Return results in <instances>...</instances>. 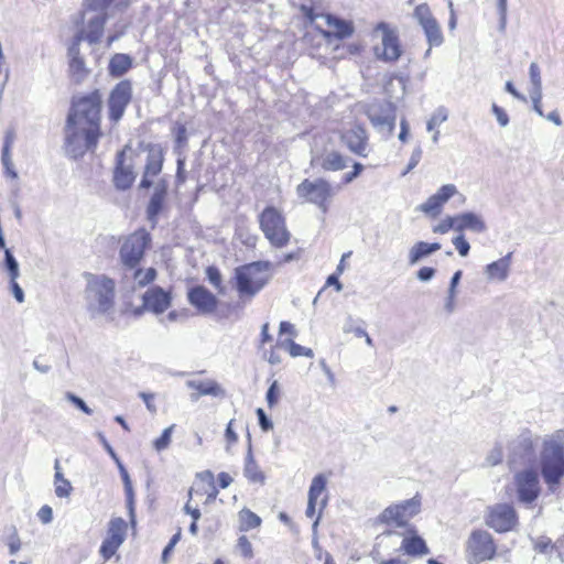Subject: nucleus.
<instances>
[{"label":"nucleus","instance_id":"5fc2aeb1","mask_svg":"<svg viewBox=\"0 0 564 564\" xmlns=\"http://www.w3.org/2000/svg\"><path fill=\"white\" fill-rule=\"evenodd\" d=\"M451 229L456 230L455 217L454 216H447L446 218H444L438 225H436L433 228V231L436 232V234H446Z\"/></svg>","mask_w":564,"mask_h":564},{"label":"nucleus","instance_id":"473e14b6","mask_svg":"<svg viewBox=\"0 0 564 564\" xmlns=\"http://www.w3.org/2000/svg\"><path fill=\"white\" fill-rule=\"evenodd\" d=\"M132 66V58L127 54L118 53L109 62V73L112 76L120 77Z\"/></svg>","mask_w":564,"mask_h":564},{"label":"nucleus","instance_id":"20e7f679","mask_svg":"<svg viewBox=\"0 0 564 564\" xmlns=\"http://www.w3.org/2000/svg\"><path fill=\"white\" fill-rule=\"evenodd\" d=\"M100 134L97 128L93 127V129H89L84 126L66 122L64 143L66 155L77 159L87 151H93L97 147Z\"/></svg>","mask_w":564,"mask_h":564},{"label":"nucleus","instance_id":"c9c22d12","mask_svg":"<svg viewBox=\"0 0 564 564\" xmlns=\"http://www.w3.org/2000/svg\"><path fill=\"white\" fill-rule=\"evenodd\" d=\"M424 34L426 36L427 43L431 47L441 46L444 42V36L441 30V26L437 21L424 25L423 28Z\"/></svg>","mask_w":564,"mask_h":564},{"label":"nucleus","instance_id":"13d9d810","mask_svg":"<svg viewBox=\"0 0 564 564\" xmlns=\"http://www.w3.org/2000/svg\"><path fill=\"white\" fill-rule=\"evenodd\" d=\"M453 245L458 251L460 257H466L469 253L470 245L463 235H459L453 239Z\"/></svg>","mask_w":564,"mask_h":564},{"label":"nucleus","instance_id":"ddd939ff","mask_svg":"<svg viewBox=\"0 0 564 564\" xmlns=\"http://www.w3.org/2000/svg\"><path fill=\"white\" fill-rule=\"evenodd\" d=\"M467 552L474 562L491 560L496 554V545L489 532L475 530L467 541Z\"/></svg>","mask_w":564,"mask_h":564},{"label":"nucleus","instance_id":"2f4dec72","mask_svg":"<svg viewBox=\"0 0 564 564\" xmlns=\"http://www.w3.org/2000/svg\"><path fill=\"white\" fill-rule=\"evenodd\" d=\"M401 549L408 555L412 556H422L429 553V547L426 546L425 541L419 535L404 538L402 541Z\"/></svg>","mask_w":564,"mask_h":564},{"label":"nucleus","instance_id":"bb28decb","mask_svg":"<svg viewBox=\"0 0 564 564\" xmlns=\"http://www.w3.org/2000/svg\"><path fill=\"white\" fill-rule=\"evenodd\" d=\"M322 18L325 19L326 24L334 29L333 32L329 31H321L325 37H329L334 35L338 39H345L352 34L354 28L350 22L346 20L339 19L333 14L326 13L322 14Z\"/></svg>","mask_w":564,"mask_h":564},{"label":"nucleus","instance_id":"9b49d317","mask_svg":"<svg viewBox=\"0 0 564 564\" xmlns=\"http://www.w3.org/2000/svg\"><path fill=\"white\" fill-rule=\"evenodd\" d=\"M421 501L417 497L387 507L379 516V521L403 528L409 520L419 513Z\"/></svg>","mask_w":564,"mask_h":564},{"label":"nucleus","instance_id":"49530a36","mask_svg":"<svg viewBox=\"0 0 564 564\" xmlns=\"http://www.w3.org/2000/svg\"><path fill=\"white\" fill-rule=\"evenodd\" d=\"M447 118H448L447 110L444 107L437 108L426 123L427 131H433L435 129V127L445 122L447 120Z\"/></svg>","mask_w":564,"mask_h":564},{"label":"nucleus","instance_id":"bf43d9fd","mask_svg":"<svg viewBox=\"0 0 564 564\" xmlns=\"http://www.w3.org/2000/svg\"><path fill=\"white\" fill-rule=\"evenodd\" d=\"M554 549L555 547L549 538H540L534 544V550L543 554H549L550 552L554 551Z\"/></svg>","mask_w":564,"mask_h":564},{"label":"nucleus","instance_id":"58836bf2","mask_svg":"<svg viewBox=\"0 0 564 564\" xmlns=\"http://www.w3.org/2000/svg\"><path fill=\"white\" fill-rule=\"evenodd\" d=\"M163 156L160 151H150L145 164V174L156 176L162 171Z\"/></svg>","mask_w":564,"mask_h":564},{"label":"nucleus","instance_id":"2eb2a0df","mask_svg":"<svg viewBox=\"0 0 564 564\" xmlns=\"http://www.w3.org/2000/svg\"><path fill=\"white\" fill-rule=\"evenodd\" d=\"M131 98L132 86L129 80H122L115 86L108 100L109 117L111 120L119 121L122 118Z\"/></svg>","mask_w":564,"mask_h":564},{"label":"nucleus","instance_id":"a19ab883","mask_svg":"<svg viewBox=\"0 0 564 564\" xmlns=\"http://www.w3.org/2000/svg\"><path fill=\"white\" fill-rule=\"evenodd\" d=\"M413 15L422 28L436 21L426 3L419 4Z\"/></svg>","mask_w":564,"mask_h":564},{"label":"nucleus","instance_id":"69168bd1","mask_svg":"<svg viewBox=\"0 0 564 564\" xmlns=\"http://www.w3.org/2000/svg\"><path fill=\"white\" fill-rule=\"evenodd\" d=\"M127 500V509L132 525L135 524V512H134V491H124Z\"/></svg>","mask_w":564,"mask_h":564},{"label":"nucleus","instance_id":"680f3d73","mask_svg":"<svg viewBox=\"0 0 564 564\" xmlns=\"http://www.w3.org/2000/svg\"><path fill=\"white\" fill-rule=\"evenodd\" d=\"M530 97L533 104L534 111L540 116L543 117V110L541 108V99H542V88L531 89Z\"/></svg>","mask_w":564,"mask_h":564},{"label":"nucleus","instance_id":"338daca9","mask_svg":"<svg viewBox=\"0 0 564 564\" xmlns=\"http://www.w3.org/2000/svg\"><path fill=\"white\" fill-rule=\"evenodd\" d=\"M257 413V416H258V420H259V425L260 427L264 431V432H268L270 430L273 429V423L272 421L267 416L265 412L263 411V409L259 408L257 409L256 411Z\"/></svg>","mask_w":564,"mask_h":564},{"label":"nucleus","instance_id":"423d86ee","mask_svg":"<svg viewBox=\"0 0 564 564\" xmlns=\"http://www.w3.org/2000/svg\"><path fill=\"white\" fill-rule=\"evenodd\" d=\"M260 228L264 237L275 248L285 247L291 234L286 229L284 217L274 207H267L259 216Z\"/></svg>","mask_w":564,"mask_h":564},{"label":"nucleus","instance_id":"4d7b16f0","mask_svg":"<svg viewBox=\"0 0 564 564\" xmlns=\"http://www.w3.org/2000/svg\"><path fill=\"white\" fill-rule=\"evenodd\" d=\"M9 290L13 294L14 299L18 303H23L25 300L24 291L18 283V278H10L9 279Z\"/></svg>","mask_w":564,"mask_h":564},{"label":"nucleus","instance_id":"ea45409f","mask_svg":"<svg viewBox=\"0 0 564 564\" xmlns=\"http://www.w3.org/2000/svg\"><path fill=\"white\" fill-rule=\"evenodd\" d=\"M462 278V271H456L449 283L448 292H447V299L445 302V310L447 313H453L455 310V296H456V288L460 281Z\"/></svg>","mask_w":564,"mask_h":564},{"label":"nucleus","instance_id":"052dcab7","mask_svg":"<svg viewBox=\"0 0 564 564\" xmlns=\"http://www.w3.org/2000/svg\"><path fill=\"white\" fill-rule=\"evenodd\" d=\"M265 399H267V403H268L269 408H273L278 403V400H279L278 381H273L272 384L269 387V389L267 391Z\"/></svg>","mask_w":564,"mask_h":564},{"label":"nucleus","instance_id":"1a4fd4ad","mask_svg":"<svg viewBox=\"0 0 564 564\" xmlns=\"http://www.w3.org/2000/svg\"><path fill=\"white\" fill-rule=\"evenodd\" d=\"M297 195L315 204L325 214L328 210L327 200L334 195V187L323 178L304 180L296 187Z\"/></svg>","mask_w":564,"mask_h":564},{"label":"nucleus","instance_id":"7ed1b4c3","mask_svg":"<svg viewBox=\"0 0 564 564\" xmlns=\"http://www.w3.org/2000/svg\"><path fill=\"white\" fill-rule=\"evenodd\" d=\"M269 261H256L235 269L236 289L240 296L253 297L270 280Z\"/></svg>","mask_w":564,"mask_h":564},{"label":"nucleus","instance_id":"c756f323","mask_svg":"<svg viewBox=\"0 0 564 564\" xmlns=\"http://www.w3.org/2000/svg\"><path fill=\"white\" fill-rule=\"evenodd\" d=\"M243 475L250 482H253V484L263 485L265 481V475L260 469L257 462L254 460L250 443H249L248 452H247V455L245 458Z\"/></svg>","mask_w":564,"mask_h":564},{"label":"nucleus","instance_id":"a211bd4d","mask_svg":"<svg viewBox=\"0 0 564 564\" xmlns=\"http://www.w3.org/2000/svg\"><path fill=\"white\" fill-rule=\"evenodd\" d=\"M457 193V187L454 184L443 185L437 189L435 194L430 196L423 204H421L417 209L425 215L435 217L441 213L443 205Z\"/></svg>","mask_w":564,"mask_h":564},{"label":"nucleus","instance_id":"e2e57ef3","mask_svg":"<svg viewBox=\"0 0 564 564\" xmlns=\"http://www.w3.org/2000/svg\"><path fill=\"white\" fill-rule=\"evenodd\" d=\"M422 149L420 147H416L411 154V158L409 160L408 166L405 171L402 173L403 175L408 174L410 171H412L421 161L422 159Z\"/></svg>","mask_w":564,"mask_h":564},{"label":"nucleus","instance_id":"8fccbe9b","mask_svg":"<svg viewBox=\"0 0 564 564\" xmlns=\"http://www.w3.org/2000/svg\"><path fill=\"white\" fill-rule=\"evenodd\" d=\"M120 544L117 543L116 541H112V540H109L108 538H106L102 543H101V546H100V554L101 556L108 561L110 560L117 552V550L119 549Z\"/></svg>","mask_w":564,"mask_h":564},{"label":"nucleus","instance_id":"b1692460","mask_svg":"<svg viewBox=\"0 0 564 564\" xmlns=\"http://www.w3.org/2000/svg\"><path fill=\"white\" fill-rule=\"evenodd\" d=\"M455 217L456 231L463 232L464 230H470L473 232L481 234L487 230L486 223L481 216L473 213H462Z\"/></svg>","mask_w":564,"mask_h":564},{"label":"nucleus","instance_id":"f03ea898","mask_svg":"<svg viewBox=\"0 0 564 564\" xmlns=\"http://www.w3.org/2000/svg\"><path fill=\"white\" fill-rule=\"evenodd\" d=\"M85 278V301L90 316H110L115 306V281L104 274L87 273Z\"/></svg>","mask_w":564,"mask_h":564},{"label":"nucleus","instance_id":"f3484780","mask_svg":"<svg viewBox=\"0 0 564 564\" xmlns=\"http://www.w3.org/2000/svg\"><path fill=\"white\" fill-rule=\"evenodd\" d=\"M340 140L351 153L358 156L367 158L371 151L368 132L361 126L356 124L345 130Z\"/></svg>","mask_w":564,"mask_h":564},{"label":"nucleus","instance_id":"aec40b11","mask_svg":"<svg viewBox=\"0 0 564 564\" xmlns=\"http://www.w3.org/2000/svg\"><path fill=\"white\" fill-rule=\"evenodd\" d=\"M188 302L202 314L214 313L218 305L217 297L204 286H195L189 290Z\"/></svg>","mask_w":564,"mask_h":564},{"label":"nucleus","instance_id":"4be33fe9","mask_svg":"<svg viewBox=\"0 0 564 564\" xmlns=\"http://www.w3.org/2000/svg\"><path fill=\"white\" fill-rule=\"evenodd\" d=\"M135 174L131 164L124 162V151L117 154V166L113 173V183L116 188L126 191L130 188L134 182Z\"/></svg>","mask_w":564,"mask_h":564},{"label":"nucleus","instance_id":"6ab92c4d","mask_svg":"<svg viewBox=\"0 0 564 564\" xmlns=\"http://www.w3.org/2000/svg\"><path fill=\"white\" fill-rule=\"evenodd\" d=\"M142 299L144 308L154 314L165 312L170 307L172 300L170 292L160 286H152L147 290Z\"/></svg>","mask_w":564,"mask_h":564},{"label":"nucleus","instance_id":"cd10ccee","mask_svg":"<svg viewBox=\"0 0 564 564\" xmlns=\"http://www.w3.org/2000/svg\"><path fill=\"white\" fill-rule=\"evenodd\" d=\"M186 386L197 390V393L191 395L193 401H197L203 395L223 397L225 394L223 388L214 380H188Z\"/></svg>","mask_w":564,"mask_h":564},{"label":"nucleus","instance_id":"de8ad7c7","mask_svg":"<svg viewBox=\"0 0 564 564\" xmlns=\"http://www.w3.org/2000/svg\"><path fill=\"white\" fill-rule=\"evenodd\" d=\"M206 275L209 283L218 291L224 294L223 278L220 271L216 267H208L206 269Z\"/></svg>","mask_w":564,"mask_h":564},{"label":"nucleus","instance_id":"7c9ffc66","mask_svg":"<svg viewBox=\"0 0 564 564\" xmlns=\"http://www.w3.org/2000/svg\"><path fill=\"white\" fill-rule=\"evenodd\" d=\"M441 249V245L438 242H416L409 251V262L410 264H415L421 261L423 258L438 251Z\"/></svg>","mask_w":564,"mask_h":564},{"label":"nucleus","instance_id":"c03bdc74","mask_svg":"<svg viewBox=\"0 0 564 564\" xmlns=\"http://www.w3.org/2000/svg\"><path fill=\"white\" fill-rule=\"evenodd\" d=\"M174 427L175 425L172 424L164 429L161 436L153 441V447L156 452H162L170 446Z\"/></svg>","mask_w":564,"mask_h":564},{"label":"nucleus","instance_id":"a18cd8bd","mask_svg":"<svg viewBox=\"0 0 564 564\" xmlns=\"http://www.w3.org/2000/svg\"><path fill=\"white\" fill-rule=\"evenodd\" d=\"M113 0H85L86 12H94L95 14H107L106 10Z\"/></svg>","mask_w":564,"mask_h":564},{"label":"nucleus","instance_id":"5701e85b","mask_svg":"<svg viewBox=\"0 0 564 564\" xmlns=\"http://www.w3.org/2000/svg\"><path fill=\"white\" fill-rule=\"evenodd\" d=\"M167 191V184L165 181H160L154 189V193L152 194L148 208H147V215L149 221H151L152 227L156 225L158 216L162 210L163 203L165 200Z\"/></svg>","mask_w":564,"mask_h":564},{"label":"nucleus","instance_id":"4c0bfd02","mask_svg":"<svg viewBox=\"0 0 564 564\" xmlns=\"http://www.w3.org/2000/svg\"><path fill=\"white\" fill-rule=\"evenodd\" d=\"M327 478L324 474L316 475L311 482L308 489V500L317 502L318 498L325 494Z\"/></svg>","mask_w":564,"mask_h":564},{"label":"nucleus","instance_id":"c85d7f7f","mask_svg":"<svg viewBox=\"0 0 564 564\" xmlns=\"http://www.w3.org/2000/svg\"><path fill=\"white\" fill-rule=\"evenodd\" d=\"M511 254L512 253H508L499 260L489 263L485 268V274L488 280L498 282L507 280L510 271Z\"/></svg>","mask_w":564,"mask_h":564},{"label":"nucleus","instance_id":"864d4df0","mask_svg":"<svg viewBox=\"0 0 564 564\" xmlns=\"http://www.w3.org/2000/svg\"><path fill=\"white\" fill-rule=\"evenodd\" d=\"M237 549L245 558L253 557L252 545L246 535H241L238 539Z\"/></svg>","mask_w":564,"mask_h":564},{"label":"nucleus","instance_id":"dca6fc26","mask_svg":"<svg viewBox=\"0 0 564 564\" xmlns=\"http://www.w3.org/2000/svg\"><path fill=\"white\" fill-rule=\"evenodd\" d=\"M517 520L514 508L508 503H500L490 509L487 524L497 532H507L513 529Z\"/></svg>","mask_w":564,"mask_h":564},{"label":"nucleus","instance_id":"79ce46f5","mask_svg":"<svg viewBox=\"0 0 564 564\" xmlns=\"http://www.w3.org/2000/svg\"><path fill=\"white\" fill-rule=\"evenodd\" d=\"M156 278V270L148 268L147 270L138 269L133 274V279L138 286H145L153 282Z\"/></svg>","mask_w":564,"mask_h":564},{"label":"nucleus","instance_id":"f8f14e48","mask_svg":"<svg viewBox=\"0 0 564 564\" xmlns=\"http://www.w3.org/2000/svg\"><path fill=\"white\" fill-rule=\"evenodd\" d=\"M513 484L521 503L531 505L541 492L539 475L534 469H523L514 474Z\"/></svg>","mask_w":564,"mask_h":564},{"label":"nucleus","instance_id":"6e6552de","mask_svg":"<svg viewBox=\"0 0 564 564\" xmlns=\"http://www.w3.org/2000/svg\"><path fill=\"white\" fill-rule=\"evenodd\" d=\"M538 437L523 429L508 444V462L510 465H524L534 457V446Z\"/></svg>","mask_w":564,"mask_h":564},{"label":"nucleus","instance_id":"0e129e2a","mask_svg":"<svg viewBox=\"0 0 564 564\" xmlns=\"http://www.w3.org/2000/svg\"><path fill=\"white\" fill-rule=\"evenodd\" d=\"M491 110H492V113L495 115L498 123L501 127H507L509 123V117H508L507 112L496 104H492Z\"/></svg>","mask_w":564,"mask_h":564},{"label":"nucleus","instance_id":"6e6d98bb","mask_svg":"<svg viewBox=\"0 0 564 564\" xmlns=\"http://www.w3.org/2000/svg\"><path fill=\"white\" fill-rule=\"evenodd\" d=\"M65 399L67 401H69L70 403H73L76 408H78L79 410H82L84 413L86 414H91L93 413V410L86 404V402L79 398L78 395L72 393V392H67L65 394Z\"/></svg>","mask_w":564,"mask_h":564},{"label":"nucleus","instance_id":"9d476101","mask_svg":"<svg viewBox=\"0 0 564 564\" xmlns=\"http://www.w3.org/2000/svg\"><path fill=\"white\" fill-rule=\"evenodd\" d=\"M366 115L375 130L383 138H389L395 127V107L389 102H376L368 106Z\"/></svg>","mask_w":564,"mask_h":564},{"label":"nucleus","instance_id":"09e8293b","mask_svg":"<svg viewBox=\"0 0 564 564\" xmlns=\"http://www.w3.org/2000/svg\"><path fill=\"white\" fill-rule=\"evenodd\" d=\"M503 459V449L500 444H496L486 456V464L488 466H497Z\"/></svg>","mask_w":564,"mask_h":564},{"label":"nucleus","instance_id":"0eeeda50","mask_svg":"<svg viewBox=\"0 0 564 564\" xmlns=\"http://www.w3.org/2000/svg\"><path fill=\"white\" fill-rule=\"evenodd\" d=\"M151 243L150 234L140 229L128 236L120 247V260L126 268L134 269Z\"/></svg>","mask_w":564,"mask_h":564},{"label":"nucleus","instance_id":"a878e982","mask_svg":"<svg viewBox=\"0 0 564 564\" xmlns=\"http://www.w3.org/2000/svg\"><path fill=\"white\" fill-rule=\"evenodd\" d=\"M106 21L107 14H94L89 18L86 29L79 32L83 33V41H87L89 44L98 43L104 34Z\"/></svg>","mask_w":564,"mask_h":564},{"label":"nucleus","instance_id":"774afa93","mask_svg":"<svg viewBox=\"0 0 564 564\" xmlns=\"http://www.w3.org/2000/svg\"><path fill=\"white\" fill-rule=\"evenodd\" d=\"M37 517H39L40 521L44 524L52 522V520H53L52 508L47 505L41 507V509L37 512Z\"/></svg>","mask_w":564,"mask_h":564},{"label":"nucleus","instance_id":"3c124183","mask_svg":"<svg viewBox=\"0 0 564 564\" xmlns=\"http://www.w3.org/2000/svg\"><path fill=\"white\" fill-rule=\"evenodd\" d=\"M343 332L346 334L354 333L356 337H362L367 335L365 328L355 325V319L352 316H348L343 326Z\"/></svg>","mask_w":564,"mask_h":564},{"label":"nucleus","instance_id":"72a5a7b5","mask_svg":"<svg viewBox=\"0 0 564 564\" xmlns=\"http://www.w3.org/2000/svg\"><path fill=\"white\" fill-rule=\"evenodd\" d=\"M126 530H127L126 521L122 518H113L109 522L107 538L109 540L116 541L117 543H119L121 545L126 539Z\"/></svg>","mask_w":564,"mask_h":564},{"label":"nucleus","instance_id":"37998d69","mask_svg":"<svg viewBox=\"0 0 564 564\" xmlns=\"http://www.w3.org/2000/svg\"><path fill=\"white\" fill-rule=\"evenodd\" d=\"M4 269L8 272L9 279L10 278H19L20 276V268L19 262L17 261L15 257L11 252L10 249L4 250Z\"/></svg>","mask_w":564,"mask_h":564},{"label":"nucleus","instance_id":"412c9836","mask_svg":"<svg viewBox=\"0 0 564 564\" xmlns=\"http://www.w3.org/2000/svg\"><path fill=\"white\" fill-rule=\"evenodd\" d=\"M83 41V33H77L68 48L69 74L76 83L82 82L87 75L84 58L80 56L79 44Z\"/></svg>","mask_w":564,"mask_h":564},{"label":"nucleus","instance_id":"4468645a","mask_svg":"<svg viewBox=\"0 0 564 564\" xmlns=\"http://www.w3.org/2000/svg\"><path fill=\"white\" fill-rule=\"evenodd\" d=\"M377 32L382 33L381 44L375 47L377 58L384 62H395L401 56L402 50L397 33L388 24H378Z\"/></svg>","mask_w":564,"mask_h":564},{"label":"nucleus","instance_id":"e433bc0d","mask_svg":"<svg viewBox=\"0 0 564 564\" xmlns=\"http://www.w3.org/2000/svg\"><path fill=\"white\" fill-rule=\"evenodd\" d=\"M240 531H249L261 524V518L249 509L239 512Z\"/></svg>","mask_w":564,"mask_h":564},{"label":"nucleus","instance_id":"f257e3e1","mask_svg":"<svg viewBox=\"0 0 564 564\" xmlns=\"http://www.w3.org/2000/svg\"><path fill=\"white\" fill-rule=\"evenodd\" d=\"M540 470L549 489L554 491L564 478V429L543 440Z\"/></svg>","mask_w":564,"mask_h":564},{"label":"nucleus","instance_id":"393cba45","mask_svg":"<svg viewBox=\"0 0 564 564\" xmlns=\"http://www.w3.org/2000/svg\"><path fill=\"white\" fill-rule=\"evenodd\" d=\"M312 165H319L325 171H341L347 167L348 160L337 151H329L322 156H312Z\"/></svg>","mask_w":564,"mask_h":564},{"label":"nucleus","instance_id":"f704fd0d","mask_svg":"<svg viewBox=\"0 0 564 564\" xmlns=\"http://www.w3.org/2000/svg\"><path fill=\"white\" fill-rule=\"evenodd\" d=\"M281 348L285 349L289 351V354L292 356V357H300V356H304V357H307V358H313L314 357V352L311 348H306L304 346H301L300 344H296L293 339H284V340H281L279 341L278 344Z\"/></svg>","mask_w":564,"mask_h":564},{"label":"nucleus","instance_id":"39448f33","mask_svg":"<svg viewBox=\"0 0 564 564\" xmlns=\"http://www.w3.org/2000/svg\"><path fill=\"white\" fill-rule=\"evenodd\" d=\"M100 109L101 100L97 93L82 97L73 102L67 122L89 129L94 126L100 131Z\"/></svg>","mask_w":564,"mask_h":564},{"label":"nucleus","instance_id":"603ef678","mask_svg":"<svg viewBox=\"0 0 564 564\" xmlns=\"http://www.w3.org/2000/svg\"><path fill=\"white\" fill-rule=\"evenodd\" d=\"M529 76L532 85L531 89L542 88L541 70L535 62L530 64Z\"/></svg>","mask_w":564,"mask_h":564}]
</instances>
